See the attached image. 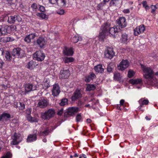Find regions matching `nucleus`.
I'll return each mask as SVG.
<instances>
[{
	"instance_id": "f257e3e1",
	"label": "nucleus",
	"mask_w": 158,
	"mask_h": 158,
	"mask_svg": "<svg viewBox=\"0 0 158 158\" xmlns=\"http://www.w3.org/2000/svg\"><path fill=\"white\" fill-rule=\"evenodd\" d=\"M142 69L145 73L144 75L145 78L144 82L148 85L158 86V80L156 78L153 77V72L150 68L141 65Z\"/></svg>"
},
{
	"instance_id": "f03ea898",
	"label": "nucleus",
	"mask_w": 158,
	"mask_h": 158,
	"mask_svg": "<svg viewBox=\"0 0 158 158\" xmlns=\"http://www.w3.org/2000/svg\"><path fill=\"white\" fill-rule=\"evenodd\" d=\"M109 23H104L101 26L98 35L99 40L103 41L106 35L108 34V31L110 27Z\"/></svg>"
},
{
	"instance_id": "7ed1b4c3",
	"label": "nucleus",
	"mask_w": 158,
	"mask_h": 158,
	"mask_svg": "<svg viewBox=\"0 0 158 158\" xmlns=\"http://www.w3.org/2000/svg\"><path fill=\"white\" fill-rule=\"evenodd\" d=\"M55 110L53 109H49L41 114V117L44 120H49L55 115Z\"/></svg>"
},
{
	"instance_id": "20e7f679",
	"label": "nucleus",
	"mask_w": 158,
	"mask_h": 158,
	"mask_svg": "<svg viewBox=\"0 0 158 158\" xmlns=\"http://www.w3.org/2000/svg\"><path fill=\"white\" fill-rule=\"evenodd\" d=\"M12 56L19 58L25 56V52L23 50L19 48H14L11 52Z\"/></svg>"
},
{
	"instance_id": "39448f33",
	"label": "nucleus",
	"mask_w": 158,
	"mask_h": 158,
	"mask_svg": "<svg viewBox=\"0 0 158 158\" xmlns=\"http://www.w3.org/2000/svg\"><path fill=\"white\" fill-rule=\"evenodd\" d=\"M79 111V108L72 107L69 108L64 113V117H69L74 115Z\"/></svg>"
},
{
	"instance_id": "423d86ee",
	"label": "nucleus",
	"mask_w": 158,
	"mask_h": 158,
	"mask_svg": "<svg viewBox=\"0 0 158 158\" xmlns=\"http://www.w3.org/2000/svg\"><path fill=\"white\" fill-rule=\"evenodd\" d=\"M117 27L119 30L121 28L126 27L127 25V23L126 22V19L124 17H120L116 20Z\"/></svg>"
},
{
	"instance_id": "0eeeda50",
	"label": "nucleus",
	"mask_w": 158,
	"mask_h": 158,
	"mask_svg": "<svg viewBox=\"0 0 158 158\" xmlns=\"http://www.w3.org/2000/svg\"><path fill=\"white\" fill-rule=\"evenodd\" d=\"M11 139L12 140L10 144L13 145H17L22 141V138H20V136L16 132L14 133L13 135L12 136Z\"/></svg>"
},
{
	"instance_id": "6e6552de",
	"label": "nucleus",
	"mask_w": 158,
	"mask_h": 158,
	"mask_svg": "<svg viewBox=\"0 0 158 158\" xmlns=\"http://www.w3.org/2000/svg\"><path fill=\"white\" fill-rule=\"evenodd\" d=\"M34 58L39 61H41L43 60L45 57V54L40 51H36L33 55Z\"/></svg>"
},
{
	"instance_id": "1a4fd4ad",
	"label": "nucleus",
	"mask_w": 158,
	"mask_h": 158,
	"mask_svg": "<svg viewBox=\"0 0 158 158\" xmlns=\"http://www.w3.org/2000/svg\"><path fill=\"white\" fill-rule=\"evenodd\" d=\"M22 20V18L20 16L14 15L8 17L7 22L10 24H13L16 21L20 22Z\"/></svg>"
},
{
	"instance_id": "9d476101",
	"label": "nucleus",
	"mask_w": 158,
	"mask_h": 158,
	"mask_svg": "<svg viewBox=\"0 0 158 158\" xmlns=\"http://www.w3.org/2000/svg\"><path fill=\"white\" fill-rule=\"evenodd\" d=\"M38 85L35 84L34 83H28L25 85V89L26 92H28L31 91L36 90L38 88Z\"/></svg>"
},
{
	"instance_id": "9b49d317",
	"label": "nucleus",
	"mask_w": 158,
	"mask_h": 158,
	"mask_svg": "<svg viewBox=\"0 0 158 158\" xmlns=\"http://www.w3.org/2000/svg\"><path fill=\"white\" fill-rule=\"evenodd\" d=\"M49 104L48 100L46 98H41L38 101L37 106L41 108H44Z\"/></svg>"
},
{
	"instance_id": "f8f14e48",
	"label": "nucleus",
	"mask_w": 158,
	"mask_h": 158,
	"mask_svg": "<svg viewBox=\"0 0 158 158\" xmlns=\"http://www.w3.org/2000/svg\"><path fill=\"white\" fill-rule=\"evenodd\" d=\"M129 66V62L127 60H123L118 65V69L123 71L127 69Z\"/></svg>"
},
{
	"instance_id": "ddd939ff",
	"label": "nucleus",
	"mask_w": 158,
	"mask_h": 158,
	"mask_svg": "<svg viewBox=\"0 0 158 158\" xmlns=\"http://www.w3.org/2000/svg\"><path fill=\"white\" fill-rule=\"evenodd\" d=\"M104 53L105 56L108 59H111L115 55V52L113 48H108Z\"/></svg>"
},
{
	"instance_id": "4468645a",
	"label": "nucleus",
	"mask_w": 158,
	"mask_h": 158,
	"mask_svg": "<svg viewBox=\"0 0 158 158\" xmlns=\"http://www.w3.org/2000/svg\"><path fill=\"white\" fill-rule=\"evenodd\" d=\"M46 40L44 37H39L36 40L37 45L40 48H43L47 43Z\"/></svg>"
},
{
	"instance_id": "2eb2a0df",
	"label": "nucleus",
	"mask_w": 158,
	"mask_h": 158,
	"mask_svg": "<svg viewBox=\"0 0 158 158\" xmlns=\"http://www.w3.org/2000/svg\"><path fill=\"white\" fill-rule=\"evenodd\" d=\"M82 97V94L80 90L76 89L73 93L71 99L72 101H75L76 99H79Z\"/></svg>"
},
{
	"instance_id": "dca6fc26",
	"label": "nucleus",
	"mask_w": 158,
	"mask_h": 158,
	"mask_svg": "<svg viewBox=\"0 0 158 158\" xmlns=\"http://www.w3.org/2000/svg\"><path fill=\"white\" fill-rule=\"evenodd\" d=\"M38 36V34L37 33L30 34L25 37L24 41L27 43H30L31 41V40L34 39Z\"/></svg>"
},
{
	"instance_id": "f3484780",
	"label": "nucleus",
	"mask_w": 158,
	"mask_h": 158,
	"mask_svg": "<svg viewBox=\"0 0 158 158\" xmlns=\"http://www.w3.org/2000/svg\"><path fill=\"white\" fill-rule=\"evenodd\" d=\"M60 91V87L58 84H54L52 90V95L54 96H57L59 94Z\"/></svg>"
},
{
	"instance_id": "a211bd4d",
	"label": "nucleus",
	"mask_w": 158,
	"mask_h": 158,
	"mask_svg": "<svg viewBox=\"0 0 158 158\" xmlns=\"http://www.w3.org/2000/svg\"><path fill=\"white\" fill-rule=\"evenodd\" d=\"M8 26L7 25H3L0 27V36L6 35L8 33L7 29Z\"/></svg>"
},
{
	"instance_id": "6ab92c4d",
	"label": "nucleus",
	"mask_w": 158,
	"mask_h": 158,
	"mask_svg": "<svg viewBox=\"0 0 158 158\" xmlns=\"http://www.w3.org/2000/svg\"><path fill=\"white\" fill-rule=\"evenodd\" d=\"M37 139L36 133L34 134H29L27 139V142H31L36 140Z\"/></svg>"
},
{
	"instance_id": "aec40b11",
	"label": "nucleus",
	"mask_w": 158,
	"mask_h": 158,
	"mask_svg": "<svg viewBox=\"0 0 158 158\" xmlns=\"http://www.w3.org/2000/svg\"><path fill=\"white\" fill-rule=\"evenodd\" d=\"M10 118V114L8 113L3 112L0 115V121H6L7 118Z\"/></svg>"
},
{
	"instance_id": "412c9836",
	"label": "nucleus",
	"mask_w": 158,
	"mask_h": 158,
	"mask_svg": "<svg viewBox=\"0 0 158 158\" xmlns=\"http://www.w3.org/2000/svg\"><path fill=\"white\" fill-rule=\"evenodd\" d=\"M96 77V75L94 73H91L89 75L85 77V81L86 82H89L93 80Z\"/></svg>"
},
{
	"instance_id": "4be33fe9",
	"label": "nucleus",
	"mask_w": 158,
	"mask_h": 158,
	"mask_svg": "<svg viewBox=\"0 0 158 158\" xmlns=\"http://www.w3.org/2000/svg\"><path fill=\"white\" fill-rule=\"evenodd\" d=\"M119 30L117 27L114 28V27H110L108 31V34H110L113 36H115V34L118 32Z\"/></svg>"
},
{
	"instance_id": "5701e85b",
	"label": "nucleus",
	"mask_w": 158,
	"mask_h": 158,
	"mask_svg": "<svg viewBox=\"0 0 158 158\" xmlns=\"http://www.w3.org/2000/svg\"><path fill=\"white\" fill-rule=\"evenodd\" d=\"M63 52L65 55L69 56H72L73 53L72 48H68L67 47H65Z\"/></svg>"
},
{
	"instance_id": "b1692460",
	"label": "nucleus",
	"mask_w": 158,
	"mask_h": 158,
	"mask_svg": "<svg viewBox=\"0 0 158 158\" xmlns=\"http://www.w3.org/2000/svg\"><path fill=\"white\" fill-rule=\"evenodd\" d=\"M60 73L62 78L64 79L67 78L70 75L69 71L68 69L61 70Z\"/></svg>"
},
{
	"instance_id": "393cba45",
	"label": "nucleus",
	"mask_w": 158,
	"mask_h": 158,
	"mask_svg": "<svg viewBox=\"0 0 158 158\" xmlns=\"http://www.w3.org/2000/svg\"><path fill=\"white\" fill-rule=\"evenodd\" d=\"M138 102L140 104V106L138 107L139 109H141L144 105H148L149 103V101L148 99L143 100V98L140 99Z\"/></svg>"
},
{
	"instance_id": "a878e982",
	"label": "nucleus",
	"mask_w": 158,
	"mask_h": 158,
	"mask_svg": "<svg viewBox=\"0 0 158 158\" xmlns=\"http://www.w3.org/2000/svg\"><path fill=\"white\" fill-rule=\"evenodd\" d=\"M94 69L95 71L98 73H102L103 72L104 69L102 68V65L101 64H98L95 66Z\"/></svg>"
},
{
	"instance_id": "bb28decb",
	"label": "nucleus",
	"mask_w": 158,
	"mask_h": 158,
	"mask_svg": "<svg viewBox=\"0 0 158 158\" xmlns=\"http://www.w3.org/2000/svg\"><path fill=\"white\" fill-rule=\"evenodd\" d=\"M121 39L123 43H127L129 40L128 35L125 33L122 35Z\"/></svg>"
},
{
	"instance_id": "cd10ccee",
	"label": "nucleus",
	"mask_w": 158,
	"mask_h": 158,
	"mask_svg": "<svg viewBox=\"0 0 158 158\" xmlns=\"http://www.w3.org/2000/svg\"><path fill=\"white\" fill-rule=\"evenodd\" d=\"M142 80L141 79H130L129 82L130 84H137L141 83Z\"/></svg>"
},
{
	"instance_id": "c85d7f7f",
	"label": "nucleus",
	"mask_w": 158,
	"mask_h": 158,
	"mask_svg": "<svg viewBox=\"0 0 158 158\" xmlns=\"http://www.w3.org/2000/svg\"><path fill=\"white\" fill-rule=\"evenodd\" d=\"M36 15L39 18L42 19H47L48 17L47 15L44 13H37L36 14Z\"/></svg>"
},
{
	"instance_id": "c756f323",
	"label": "nucleus",
	"mask_w": 158,
	"mask_h": 158,
	"mask_svg": "<svg viewBox=\"0 0 158 158\" xmlns=\"http://www.w3.org/2000/svg\"><path fill=\"white\" fill-rule=\"evenodd\" d=\"M5 57L6 59V60L8 61H10L12 59L10 52L8 51H6L5 52Z\"/></svg>"
},
{
	"instance_id": "7c9ffc66",
	"label": "nucleus",
	"mask_w": 158,
	"mask_h": 158,
	"mask_svg": "<svg viewBox=\"0 0 158 158\" xmlns=\"http://www.w3.org/2000/svg\"><path fill=\"white\" fill-rule=\"evenodd\" d=\"M15 105L16 107H18L20 110H23L25 108V105L23 102H19V103H17Z\"/></svg>"
},
{
	"instance_id": "2f4dec72",
	"label": "nucleus",
	"mask_w": 158,
	"mask_h": 158,
	"mask_svg": "<svg viewBox=\"0 0 158 158\" xmlns=\"http://www.w3.org/2000/svg\"><path fill=\"white\" fill-rule=\"evenodd\" d=\"M68 99L66 98H63L61 100L60 105L61 106H64L68 104Z\"/></svg>"
},
{
	"instance_id": "473e14b6",
	"label": "nucleus",
	"mask_w": 158,
	"mask_h": 158,
	"mask_svg": "<svg viewBox=\"0 0 158 158\" xmlns=\"http://www.w3.org/2000/svg\"><path fill=\"white\" fill-rule=\"evenodd\" d=\"M96 86L93 84H88L86 87V90L88 91L94 90L95 89Z\"/></svg>"
},
{
	"instance_id": "72a5a7b5",
	"label": "nucleus",
	"mask_w": 158,
	"mask_h": 158,
	"mask_svg": "<svg viewBox=\"0 0 158 158\" xmlns=\"http://www.w3.org/2000/svg\"><path fill=\"white\" fill-rule=\"evenodd\" d=\"M44 81L43 87L45 89H47L50 86L49 81L48 79H46Z\"/></svg>"
},
{
	"instance_id": "f704fd0d",
	"label": "nucleus",
	"mask_w": 158,
	"mask_h": 158,
	"mask_svg": "<svg viewBox=\"0 0 158 158\" xmlns=\"http://www.w3.org/2000/svg\"><path fill=\"white\" fill-rule=\"evenodd\" d=\"M74 60V59L71 57H66L64 58V62L66 63H70L73 62Z\"/></svg>"
},
{
	"instance_id": "c9c22d12",
	"label": "nucleus",
	"mask_w": 158,
	"mask_h": 158,
	"mask_svg": "<svg viewBox=\"0 0 158 158\" xmlns=\"http://www.w3.org/2000/svg\"><path fill=\"white\" fill-rule=\"evenodd\" d=\"M27 120L31 122H38V119L35 117H32L31 116L27 117Z\"/></svg>"
},
{
	"instance_id": "e433bc0d",
	"label": "nucleus",
	"mask_w": 158,
	"mask_h": 158,
	"mask_svg": "<svg viewBox=\"0 0 158 158\" xmlns=\"http://www.w3.org/2000/svg\"><path fill=\"white\" fill-rule=\"evenodd\" d=\"M9 37H4L0 38V42H1L6 43L10 42Z\"/></svg>"
},
{
	"instance_id": "4c0bfd02",
	"label": "nucleus",
	"mask_w": 158,
	"mask_h": 158,
	"mask_svg": "<svg viewBox=\"0 0 158 158\" xmlns=\"http://www.w3.org/2000/svg\"><path fill=\"white\" fill-rule=\"evenodd\" d=\"M33 63L34 62L32 61L29 62L27 65V68L30 69H33Z\"/></svg>"
},
{
	"instance_id": "58836bf2",
	"label": "nucleus",
	"mask_w": 158,
	"mask_h": 158,
	"mask_svg": "<svg viewBox=\"0 0 158 158\" xmlns=\"http://www.w3.org/2000/svg\"><path fill=\"white\" fill-rule=\"evenodd\" d=\"M79 40V37L75 36L72 38L71 41L73 43H76Z\"/></svg>"
},
{
	"instance_id": "ea45409f",
	"label": "nucleus",
	"mask_w": 158,
	"mask_h": 158,
	"mask_svg": "<svg viewBox=\"0 0 158 158\" xmlns=\"http://www.w3.org/2000/svg\"><path fill=\"white\" fill-rule=\"evenodd\" d=\"M82 117L81 113L77 114L76 117V120L77 122H78L82 120Z\"/></svg>"
},
{
	"instance_id": "a19ab883",
	"label": "nucleus",
	"mask_w": 158,
	"mask_h": 158,
	"mask_svg": "<svg viewBox=\"0 0 158 158\" xmlns=\"http://www.w3.org/2000/svg\"><path fill=\"white\" fill-rule=\"evenodd\" d=\"M139 30L140 31L141 33L144 32L145 30V26L144 25H141L139 26H137Z\"/></svg>"
},
{
	"instance_id": "79ce46f5",
	"label": "nucleus",
	"mask_w": 158,
	"mask_h": 158,
	"mask_svg": "<svg viewBox=\"0 0 158 158\" xmlns=\"http://www.w3.org/2000/svg\"><path fill=\"white\" fill-rule=\"evenodd\" d=\"M49 132L48 129H46L43 132H41L40 133V135L42 136H45L48 135Z\"/></svg>"
},
{
	"instance_id": "37998d69",
	"label": "nucleus",
	"mask_w": 158,
	"mask_h": 158,
	"mask_svg": "<svg viewBox=\"0 0 158 158\" xmlns=\"http://www.w3.org/2000/svg\"><path fill=\"white\" fill-rule=\"evenodd\" d=\"M134 34L135 35L137 36L141 33L139 30L138 28L137 27L134 30Z\"/></svg>"
},
{
	"instance_id": "c03bdc74",
	"label": "nucleus",
	"mask_w": 158,
	"mask_h": 158,
	"mask_svg": "<svg viewBox=\"0 0 158 158\" xmlns=\"http://www.w3.org/2000/svg\"><path fill=\"white\" fill-rule=\"evenodd\" d=\"M117 0H111L110 3V7L112 6H116L117 4Z\"/></svg>"
},
{
	"instance_id": "a18cd8bd",
	"label": "nucleus",
	"mask_w": 158,
	"mask_h": 158,
	"mask_svg": "<svg viewBox=\"0 0 158 158\" xmlns=\"http://www.w3.org/2000/svg\"><path fill=\"white\" fill-rule=\"evenodd\" d=\"M135 74V73L133 71L129 70L128 73V77L129 78H131Z\"/></svg>"
},
{
	"instance_id": "49530a36",
	"label": "nucleus",
	"mask_w": 158,
	"mask_h": 158,
	"mask_svg": "<svg viewBox=\"0 0 158 158\" xmlns=\"http://www.w3.org/2000/svg\"><path fill=\"white\" fill-rule=\"evenodd\" d=\"M38 6L39 7V10L40 11L42 12H44L45 11V7L43 6L40 5H38Z\"/></svg>"
},
{
	"instance_id": "de8ad7c7",
	"label": "nucleus",
	"mask_w": 158,
	"mask_h": 158,
	"mask_svg": "<svg viewBox=\"0 0 158 158\" xmlns=\"http://www.w3.org/2000/svg\"><path fill=\"white\" fill-rule=\"evenodd\" d=\"M114 79L117 80H119L121 78L120 76V74L119 73H116L114 75Z\"/></svg>"
},
{
	"instance_id": "09e8293b",
	"label": "nucleus",
	"mask_w": 158,
	"mask_h": 158,
	"mask_svg": "<svg viewBox=\"0 0 158 158\" xmlns=\"http://www.w3.org/2000/svg\"><path fill=\"white\" fill-rule=\"evenodd\" d=\"M31 7L33 11H36V9L38 6L36 3H34L31 5Z\"/></svg>"
},
{
	"instance_id": "8fccbe9b",
	"label": "nucleus",
	"mask_w": 158,
	"mask_h": 158,
	"mask_svg": "<svg viewBox=\"0 0 158 158\" xmlns=\"http://www.w3.org/2000/svg\"><path fill=\"white\" fill-rule=\"evenodd\" d=\"M142 4L143 7L145 8L146 10H148L149 9V6L147 4V2L145 1H143L142 2Z\"/></svg>"
},
{
	"instance_id": "3c124183",
	"label": "nucleus",
	"mask_w": 158,
	"mask_h": 158,
	"mask_svg": "<svg viewBox=\"0 0 158 158\" xmlns=\"http://www.w3.org/2000/svg\"><path fill=\"white\" fill-rule=\"evenodd\" d=\"M31 108L27 109L26 111V114L27 117L31 116Z\"/></svg>"
},
{
	"instance_id": "603ef678",
	"label": "nucleus",
	"mask_w": 158,
	"mask_h": 158,
	"mask_svg": "<svg viewBox=\"0 0 158 158\" xmlns=\"http://www.w3.org/2000/svg\"><path fill=\"white\" fill-rule=\"evenodd\" d=\"M58 14L60 15H63L64 14V10L62 9H59L57 11Z\"/></svg>"
},
{
	"instance_id": "864d4df0",
	"label": "nucleus",
	"mask_w": 158,
	"mask_h": 158,
	"mask_svg": "<svg viewBox=\"0 0 158 158\" xmlns=\"http://www.w3.org/2000/svg\"><path fill=\"white\" fill-rule=\"evenodd\" d=\"M113 69H114V68L112 67L110 64L108 65L107 68V71L108 72H112Z\"/></svg>"
},
{
	"instance_id": "5fc2aeb1",
	"label": "nucleus",
	"mask_w": 158,
	"mask_h": 158,
	"mask_svg": "<svg viewBox=\"0 0 158 158\" xmlns=\"http://www.w3.org/2000/svg\"><path fill=\"white\" fill-rule=\"evenodd\" d=\"M11 154L10 152H7L5 156H2L1 158H9L10 157Z\"/></svg>"
},
{
	"instance_id": "6e6d98bb",
	"label": "nucleus",
	"mask_w": 158,
	"mask_h": 158,
	"mask_svg": "<svg viewBox=\"0 0 158 158\" xmlns=\"http://www.w3.org/2000/svg\"><path fill=\"white\" fill-rule=\"evenodd\" d=\"M49 2L52 4H54L56 3H57V4H58V3L57 2V0H49Z\"/></svg>"
},
{
	"instance_id": "4d7b16f0",
	"label": "nucleus",
	"mask_w": 158,
	"mask_h": 158,
	"mask_svg": "<svg viewBox=\"0 0 158 158\" xmlns=\"http://www.w3.org/2000/svg\"><path fill=\"white\" fill-rule=\"evenodd\" d=\"M104 4L102 2L100 3L97 6V9L98 10H100L101 9V8L102 7L104 6Z\"/></svg>"
},
{
	"instance_id": "13d9d810",
	"label": "nucleus",
	"mask_w": 158,
	"mask_h": 158,
	"mask_svg": "<svg viewBox=\"0 0 158 158\" xmlns=\"http://www.w3.org/2000/svg\"><path fill=\"white\" fill-rule=\"evenodd\" d=\"M151 7L152 8L151 12L152 13H153L156 11V9L157 8V7H156V6H152Z\"/></svg>"
},
{
	"instance_id": "bf43d9fd",
	"label": "nucleus",
	"mask_w": 158,
	"mask_h": 158,
	"mask_svg": "<svg viewBox=\"0 0 158 158\" xmlns=\"http://www.w3.org/2000/svg\"><path fill=\"white\" fill-rule=\"evenodd\" d=\"M63 113V109H61L57 112V114L59 115H61Z\"/></svg>"
},
{
	"instance_id": "052dcab7",
	"label": "nucleus",
	"mask_w": 158,
	"mask_h": 158,
	"mask_svg": "<svg viewBox=\"0 0 158 158\" xmlns=\"http://www.w3.org/2000/svg\"><path fill=\"white\" fill-rule=\"evenodd\" d=\"M123 12L125 14L129 13L130 12L129 9H124L123 10Z\"/></svg>"
},
{
	"instance_id": "680f3d73",
	"label": "nucleus",
	"mask_w": 158,
	"mask_h": 158,
	"mask_svg": "<svg viewBox=\"0 0 158 158\" xmlns=\"http://www.w3.org/2000/svg\"><path fill=\"white\" fill-rule=\"evenodd\" d=\"M79 158H86V156L83 154H82L80 155Z\"/></svg>"
},
{
	"instance_id": "e2e57ef3",
	"label": "nucleus",
	"mask_w": 158,
	"mask_h": 158,
	"mask_svg": "<svg viewBox=\"0 0 158 158\" xmlns=\"http://www.w3.org/2000/svg\"><path fill=\"white\" fill-rule=\"evenodd\" d=\"M124 102H125V101L124 100L121 99L120 101V105L121 106H123Z\"/></svg>"
},
{
	"instance_id": "0e129e2a",
	"label": "nucleus",
	"mask_w": 158,
	"mask_h": 158,
	"mask_svg": "<svg viewBox=\"0 0 158 158\" xmlns=\"http://www.w3.org/2000/svg\"><path fill=\"white\" fill-rule=\"evenodd\" d=\"M4 64V62L1 60H0V68H2V67Z\"/></svg>"
},
{
	"instance_id": "69168bd1",
	"label": "nucleus",
	"mask_w": 158,
	"mask_h": 158,
	"mask_svg": "<svg viewBox=\"0 0 158 158\" xmlns=\"http://www.w3.org/2000/svg\"><path fill=\"white\" fill-rule=\"evenodd\" d=\"M61 3L63 4V5H65L66 1L65 0H60Z\"/></svg>"
},
{
	"instance_id": "338daca9",
	"label": "nucleus",
	"mask_w": 158,
	"mask_h": 158,
	"mask_svg": "<svg viewBox=\"0 0 158 158\" xmlns=\"http://www.w3.org/2000/svg\"><path fill=\"white\" fill-rule=\"evenodd\" d=\"M9 39L10 40V42L13 41L15 40V39L11 37H9Z\"/></svg>"
},
{
	"instance_id": "774afa93",
	"label": "nucleus",
	"mask_w": 158,
	"mask_h": 158,
	"mask_svg": "<svg viewBox=\"0 0 158 158\" xmlns=\"http://www.w3.org/2000/svg\"><path fill=\"white\" fill-rule=\"evenodd\" d=\"M91 122V120L89 118H88L86 119V122L88 123H90Z\"/></svg>"
}]
</instances>
